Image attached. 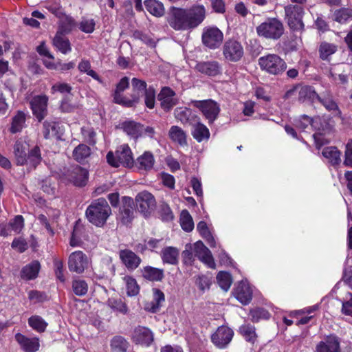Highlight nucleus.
Returning <instances> with one entry per match:
<instances>
[{
    "instance_id": "nucleus-1",
    "label": "nucleus",
    "mask_w": 352,
    "mask_h": 352,
    "mask_svg": "<svg viewBox=\"0 0 352 352\" xmlns=\"http://www.w3.org/2000/svg\"><path fill=\"white\" fill-rule=\"evenodd\" d=\"M206 17L204 6L195 5L190 8L172 6L169 8L168 23L177 31L192 30L199 25Z\"/></svg>"
},
{
    "instance_id": "nucleus-2",
    "label": "nucleus",
    "mask_w": 352,
    "mask_h": 352,
    "mask_svg": "<svg viewBox=\"0 0 352 352\" xmlns=\"http://www.w3.org/2000/svg\"><path fill=\"white\" fill-rule=\"evenodd\" d=\"M13 154L18 166L25 165L30 169L35 168L42 160L40 148L35 146L30 150L28 144L21 139L14 143Z\"/></svg>"
},
{
    "instance_id": "nucleus-3",
    "label": "nucleus",
    "mask_w": 352,
    "mask_h": 352,
    "mask_svg": "<svg viewBox=\"0 0 352 352\" xmlns=\"http://www.w3.org/2000/svg\"><path fill=\"white\" fill-rule=\"evenodd\" d=\"M111 214V209L104 198L94 200L86 210L89 221L98 226H103Z\"/></svg>"
},
{
    "instance_id": "nucleus-4",
    "label": "nucleus",
    "mask_w": 352,
    "mask_h": 352,
    "mask_svg": "<svg viewBox=\"0 0 352 352\" xmlns=\"http://www.w3.org/2000/svg\"><path fill=\"white\" fill-rule=\"evenodd\" d=\"M256 32L260 37L276 41L283 35L285 28L280 19L267 18L256 28Z\"/></svg>"
},
{
    "instance_id": "nucleus-5",
    "label": "nucleus",
    "mask_w": 352,
    "mask_h": 352,
    "mask_svg": "<svg viewBox=\"0 0 352 352\" xmlns=\"http://www.w3.org/2000/svg\"><path fill=\"white\" fill-rule=\"evenodd\" d=\"M107 160L109 164L116 168L120 165L132 167L134 164L131 150L127 144H122L118 147L115 153L109 151L107 155Z\"/></svg>"
},
{
    "instance_id": "nucleus-6",
    "label": "nucleus",
    "mask_w": 352,
    "mask_h": 352,
    "mask_svg": "<svg viewBox=\"0 0 352 352\" xmlns=\"http://www.w3.org/2000/svg\"><path fill=\"white\" fill-rule=\"evenodd\" d=\"M258 64L262 70L273 75H279L287 68L285 60L276 54H268L259 58Z\"/></svg>"
},
{
    "instance_id": "nucleus-7",
    "label": "nucleus",
    "mask_w": 352,
    "mask_h": 352,
    "mask_svg": "<svg viewBox=\"0 0 352 352\" xmlns=\"http://www.w3.org/2000/svg\"><path fill=\"white\" fill-rule=\"evenodd\" d=\"M191 104L198 109L209 124H212L219 116L220 112L219 104L212 99L203 100H192Z\"/></svg>"
},
{
    "instance_id": "nucleus-8",
    "label": "nucleus",
    "mask_w": 352,
    "mask_h": 352,
    "mask_svg": "<svg viewBox=\"0 0 352 352\" xmlns=\"http://www.w3.org/2000/svg\"><path fill=\"white\" fill-rule=\"evenodd\" d=\"M223 40V32L217 27H206L203 29L201 41L204 46L211 50L219 48Z\"/></svg>"
},
{
    "instance_id": "nucleus-9",
    "label": "nucleus",
    "mask_w": 352,
    "mask_h": 352,
    "mask_svg": "<svg viewBox=\"0 0 352 352\" xmlns=\"http://www.w3.org/2000/svg\"><path fill=\"white\" fill-rule=\"evenodd\" d=\"M285 14L287 19V23L290 29L294 31L304 30L302 16L304 9L300 6H290L285 8Z\"/></svg>"
},
{
    "instance_id": "nucleus-10",
    "label": "nucleus",
    "mask_w": 352,
    "mask_h": 352,
    "mask_svg": "<svg viewBox=\"0 0 352 352\" xmlns=\"http://www.w3.org/2000/svg\"><path fill=\"white\" fill-rule=\"evenodd\" d=\"M135 203L138 210L145 217L150 214L156 207L154 196L148 191H142L135 197Z\"/></svg>"
},
{
    "instance_id": "nucleus-11",
    "label": "nucleus",
    "mask_w": 352,
    "mask_h": 352,
    "mask_svg": "<svg viewBox=\"0 0 352 352\" xmlns=\"http://www.w3.org/2000/svg\"><path fill=\"white\" fill-rule=\"evenodd\" d=\"M89 173L86 168L78 165L72 166L65 173V178L76 186H84L87 184Z\"/></svg>"
},
{
    "instance_id": "nucleus-12",
    "label": "nucleus",
    "mask_w": 352,
    "mask_h": 352,
    "mask_svg": "<svg viewBox=\"0 0 352 352\" xmlns=\"http://www.w3.org/2000/svg\"><path fill=\"white\" fill-rule=\"evenodd\" d=\"M243 47L240 42L234 39L227 40L223 47L225 58L231 62H237L243 57Z\"/></svg>"
},
{
    "instance_id": "nucleus-13",
    "label": "nucleus",
    "mask_w": 352,
    "mask_h": 352,
    "mask_svg": "<svg viewBox=\"0 0 352 352\" xmlns=\"http://www.w3.org/2000/svg\"><path fill=\"white\" fill-rule=\"evenodd\" d=\"M87 256L82 251L72 252L68 258V267L72 272L82 274L88 267Z\"/></svg>"
},
{
    "instance_id": "nucleus-14",
    "label": "nucleus",
    "mask_w": 352,
    "mask_h": 352,
    "mask_svg": "<svg viewBox=\"0 0 352 352\" xmlns=\"http://www.w3.org/2000/svg\"><path fill=\"white\" fill-rule=\"evenodd\" d=\"M134 201L129 197H122L118 219L123 225L129 226L135 217Z\"/></svg>"
},
{
    "instance_id": "nucleus-15",
    "label": "nucleus",
    "mask_w": 352,
    "mask_h": 352,
    "mask_svg": "<svg viewBox=\"0 0 352 352\" xmlns=\"http://www.w3.org/2000/svg\"><path fill=\"white\" fill-rule=\"evenodd\" d=\"M233 336L234 332L232 329L227 326H221L211 336V340L217 347L224 349L231 342Z\"/></svg>"
},
{
    "instance_id": "nucleus-16",
    "label": "nucleus",
    "mask_w": 352,
    "mask_h": 352,
    "mask_svg": "<svg viewBox=\"0 0 352 352\" xmlns=\"http://www.w3.org/2000/svg\"><path fill=\"white\" fill-rule=\"evenodd\" d=\"M48 97L46 95L34 96L30 101L33 115L41 122L47 114Z\"/></svg>"
},
{
    "instance_id": "nucleus-17",
    "label": "nucleus",
    "mask_w": 352,
    "mask_h": 352,
    "mask_svg": "<svg viewBox=\"0 0 352 352\" xmlns=\"http://www.w3.org/2000/svg\"><path fill=\"white\" fill-rule=\"evenodd\" d=\"M160 106L165 111H169L178 103L175 92L168 87H164L157 96Z\"/></svg>"
},
{
    "instance_id": "nucleus-18",
    "label": "nucleus",
    "mask_w": 352,
    "mask_h": 352,
    "mask_svg": "<svg viewBox=\"0 0 352 352\" xmlns=\"http://www.w3.org/2000/svg\"><path fill=\"white\" fill-rule=\"evenodd\" d=\"M194 253L201 262L205 263L210 268H215V263L212 257L210 250L203 243L199 241L194 243Z\"/></svg>"
},
{
    "instance_id": "nucleus-19",
    "label": "nucleus",
    "mask_w": 352,
    "mask_h": 352,
    "mask_svg": "<svg viewBox=\"0 0 352 352\" xmlns=\"http://www.w3.org/2000/svg\"><path fill=\"white\" fill-rule=\"evenodd\" d=\"M119 258L122 264L129 271L136 270L142 262L141 258L129 249L120 250L119 251Z\"/></svg>"
},
{
    "instance_id": "nucleus-20",
    "label": "nucleus",
    "mask_w": 352,
    "mask_h": 352,
    "mask_svg": "<svg viewBox=\"0 0 352 352\" xmlns=\"http://www.w3.org/2000/svg\"><path fill=\"white\" fill-rule=\"evenodd\" d=\"M153 340V333L148 328L138 326L134 329L132 340L135 344L148 346Z\"/></svg>"
},
{
    "instance_id": "nucleus-21",
    "label": "nucleus",
    "mask_w": 352,
    "mask_h": 352,
    "mask_svg": "<svg viewBox=\"0 0 352 352\" xmlns=\"http://www.w3.org/2000/svg\"><path fill=\"white\" fill-rule=\"evenodd\" d=\"M340 339L336 335H329L320 341L316 347V352H340Z\"/></svg>"
},
{
    "instance_id": "nucleus-22",
    "label": "nucleus",
    "mask_w": 352,
    "mask_h": 352,
    "mask_svg": "<svg viewBox=\"0 0 352 352\" xmlns=\"http://www.w3.org/2000/svg\"><path fill=\"white\" fill-rule=\"evenodd\" d=\"M234 296L243 305H248L252 298V291L248 283L241 281L234 290Z\"/></svg>"
},
{
    "instance_id": "nucleus-23",
    "label": "nucleus",
    "mask_w": 352,
    "mask_h": 352,
    "mask_svg": "<svg viewBox=\"0 0 352 352\" xmlns=\"http://www.w3.org/2000/svg\"><path fill=\"white\" fill-rule=\"evenodd\" d=\"M15 339L25 352H36L39 349L37 338H29L19 333L15 335Z\"/></svg>"
},
{
    "instance_id": "nucleus-24",
    "label": "nucleus",
    "mask_w": 352,
    "mask_h": 352,
    "mask_svg": "<svg viewBox=\"0 0 352 352\" xmlns=\"http://www.w3.org/2000/svg\"><path fill=\"white\" fill-rule=\"evenodd\" d=\"M142 276L149 281H162L164 277V270L151 266H145L140 270Z\"/></svg>"
},
{
    "instance_id": "nucleus-25",
    "label": "nucleus",
    "mask_w": 352,
    "mask_h": 352,
    "mask_svg": "<svg viewBox=\"0 0 352 352\" xmlns=\"http://www.w3.org/2000/svg\"><path fill=\"white\" fill-rule=\"evenodd\" d=\"M152 291L153 300L145 305V309L151 313H156L162 307V303L165 301V296L158 288H153Z\"/></svg>"
},
{
    "instance_id": "nucleus-26",
    "label": "nucleus",
    "mask_w": 352,
    "mask_h": 352,
    "mask_svg": "<svg viewBox=\"0 0 352 352\" xmlns=\"http://www.w3.org/2000/svg\"><path fill=\"white\" fill-rule=\"evenodd\" d=\"M196 69L208 76H217L221 72V65L217 61H206L197 64Z\"/></svg>"
},
{
    "instance_id": "nucleus-27",
    "label": "nucleus",
    "mask_w": 352,
    "mask_h": 352,
    "mask_svg": "<svg viewBox=\"0 0 352 352\" xmlns=\"http://www.w3.org/2000/svg\"><path fill=\"white\" fill-rule=\"evenodd\" d=\"M124 131L134 139L143 135L144 125L134 121H125L122 124Z\"/></svg>"
},
{
    "instance_id": "nucleus-28",
    "label": "nucleus",
    "mask_w": 352,
    "mask_h": 352,
    "mask_svg": "<svg viewBox=\"0 0 352 352\" xmlns=\"http://www.w3.org/2000/svg\"><path fill=\"white\" fill-rule=\"evenodd\" d=\"M52 43L56 49L63 54H67L72 51L70 41L65 34L56 33Z\"/></svg>"
},
{
    "instance_id": "nucleus-29",
    "label": "nucleus",
    "mask_w": 352,
    "mask_h": 352,
    "mask_svg": "<svg viewBox=\"0 0 352 352\" xmlns=\"http://www.w3.org/2000/svg\"><path fill=\"white\" fill-rule=\"evenodd\" d=\"M168 137L173 142L182 146H186L188 144L186 133L178 126L174 125L170 128Z\"/></svg>"
},
{
    "instance_id": "nucleus-30",
    "label": "nucleus",
    "mask_w": 352,
    "mask_h": 352,
    "mask_svg": "<svg viewBox=\"0 0 352 352\" xmlns=\"http://www.w3.org/2000/svg\"><path fill=\"white\" fill-rule=\"evenodd\" d=\"M192 135L198 142L208 140L210 138L209 129L199 120H196V122L192 123Z\"/></svg>"
},
{
    "instance_id": "nucleus-31",
    "label": "nucleus",
    "mask_w": 352,
    "mask_h": 352,
    "mask_svg": "<svg viewBox=\"0 0 352 352\" xmlns=\"http://www.w3.org/2000/svg\"><path fill=\"white\" fill-rule=\"evenodd\" d=\"M179 251L177 248L168 246L164 248L161 252L163 263L176 265L178 263Z\"/></svg>"
},
{
    "instance_id": "nucleus-32",
    "label": "nucleus",
    "mask_w": 352,
    "mask_h": 352,
    "mask_svg": "<svg viewBox=\"0 0 352 352\" xmlns=\"http://www.w3.org/2000/svg\"><path fill=\"white\" fill-rule=\"evenodd\" d=\"M41 265L38 261H34L23 267L21 271V276L23 279L32 280L37 277Z\"/></svg>"
},
{
    "instance_id": "nucleus-33",
    "label": "nucleus",
    "mask_w": 352,
    "mask_h": 352,
    "mask_svg": "<svg viewBox=\"0 0 352 352\" xmlns=\"http://www.w3.org/2000/svg\"><path fill=\"white\" fill-rule=\"evenodd\" d=\"M129 347L130 344L128 340L121 336H115L110 340L111 352H127Z\"/></svg>"
},
{
    "instance_id": "nucleus-34",
    "label": "nucleus",
    "mask_w": 352,
    "mask_h": 352,
    "mask_svg": "<svg viewBox=\"0 0 352 352\" xmlns=\"http://www.w3.org/2000/svg\"><path fill=\"white\" fill-rule=\"evenodd\" d=\"M155 159L152 153L145 151L142 155L138 157L136 160V166L140 170H151L154 165Z\"/></svg>"
},
{
    "instance_id": "nucleus-35",
    "label": "nucleus",
    "mask_w": 352,
    "mask_h": 352,
    "mask_svg": "<svg viewBox=\"0 0 352 352\" xmlns=\"http://www.w3.org/2000/svg\"><path fill=\"white\" fill-rule=\"evenodd\" d=\"M174 113L175 118L183 124L189 123L192 124L194 120H199L197 116H192V111L186 107H177L175 109Z\"/></svg>"
},
{
    "instance_id": "nucleus-36",
    "label": "nucleus",
    "mask_w": 352,
    "mask_h": 352,
    "mask_svg": "<svg viewBox=\"0 0 352 352\" xmlns=\"http://www.w3.org/2000/svg\"><path fill=\"white\" fill-rule=\"evenodd\" d=\"M108 307L114 312L126 315L129 312V308L126 303L121 298H110L107 300Z\"/></svg>"
},
{
    "instance_id": "nucleus-37",
    "label": "nucleus",
    "mask_w": 352,
    "mask_h": 352,
    "mask_svg": "<svg viewBox=\"0 0 352 352\" xmlns=\"http://www.w3.org/2000/svg\"><path fill=\"white\" fill-rule=\"evenodd\" d=\"M322 155L329 160L332 165H338L341 162V152L335 146H329L323 149Z\"/></svg>"
},
{
    "instance_id": "nucleus-38",
    "label": "nucleus",
    "mask_w": 352,
    "mask_h": 352,
    "mask_svg": "<svg viewBox=\"0 0 352 352\" xmlns=\"http://www.w3.org/2000/svg\"><path fill=\"white\" fill-rule=\"evenodd\" d=\"M319 98V95L310 86H304L298 90V100L300 102L306 100L315 102Z\"/></svg>"
},
{
    "instance_id": "nucleus-39",
    "label": "nucleus",
    "mask_w": 352,
    "mask_h": 352,
    "mask_svg": "<svg viewBox=\"0 0 352 352\" xmlns=\"http://www.w3.org/2000/svg\"><path fill=\"white\" fill-rule=\"evenodd\" d=\"M76 26V23L74 19L71 16H65L60 19L56 33L65 35L68 34Z\"/></svg>"
},
{
    "instance_id": "nucleus-40",
    "label": "nucleus",
    "mask_w": 352,
    "mask_h": 352,
    "mask_svg": "<svg viewBox=\"0 0 352 352\" xmlns=\"http://www.w3.org/2000/svg\"><path fill=\"white\" fill-rule=\"evenodd\" d=\"M197 230L211 248L216 247L215 239L205 221H201L199 222L197 226Z\"/></svg>"
},
{
    "instance_id": "nucleus-41",
    "label": "nucleus",
    "mask_w": 352,
    "mask_h": 352,
    "mask_svg": "<svg viewBox=\"0 0 352 352\" xmlns=\"http://www.w3.org/2000/svg\"><path fill=\"white\" fill-rule=\"evenodd\" d=\"M72 155L76 161L82 163L90 156L91 148L86 144H80L74 149Z\"/></svg>"
},
{
    "instance_id": "nucleus-42",
    "label": "nucleus",
    "mask_w": 352,
    "mask_h": 352,
    "mask_svg": "<svg viewBox=\"0 0 352 352\" xmlns=\"http://www.w3.org/2000/svg\"><path fill=\"white\" fill-rule=\"evenodd\" d=\"M144 6L147 11L155 16H162L164 13L163 4L157 0H145Z\"/></svg>"
},
{
    "instance_id": "nucleus-43",
    "label": "nucleus",
    "mask_w": 352,
    "mask_h": 352,
    "mask_svg": "<svg viewBox=\"0 0 352 352\" xmlns=\"http://www.w3.org/2000/svg\"><path fill=\"white\" fill-rule=\"evenodd\" d=\"M26 116L24 112L18 111L12 118V122L10 131L12 133L20 132L25 125Z\"/></svg>"
},
{
    "instance_id": "nucleus-44",
    "label": "nucleus",
    "mask_w": 352,
    "mask_h": 352,
    "mask_svg": "<svg viewBox=\"0 0 352 352\" xmlns=\"http://www.w3.org/2000/svg\"><path fill=\"white\" fill-rule=\"evenodd\" d=\"M113 100L116 103L122 104L126 107H132L139 103L140 96L132 94L131 98H128L122 94L113 95Z\"/></svg>"
},
{
    "instance_id": "nucleus-45",
    "label": "nucleus",
    "mask_w": 352,
    "mask_h": 352,
    "mask_svg": "<svg viewBox=\"0 0 352 352\" xmlns=\"http://www.w3.org/2000/svg\"><path fill=\"white\" fill-rule=\"evenodd\" d=\"M328 111L339 112L337 104L333 100L330 94L327 91L319 95V98L317 99Z\"/></svg>"
},
{
    "instance_id": "nucleus-46",
    "label": "nucleus",
    "mask_w": 352,
    "mask_h": 352,
    "mask_svg": "<svg viewBox=\"0 0 352 352\" xmlns=\"http://www.w3.org/2000/svg\"><path fill=\"white\" fill-rule=\"evenodd\" d=\"M337 51V46L327 42L320 43L318 52L320 58L324 60H328L329 57Z\"/></svg>"
},
{
    "instance_id": "nucleus-47",
    "label": "nucleus",
    "mask_w": 352,
    "mask_h": 352,
    "mask_svg": "<svg viewBox=\"0 0 352 352\" xmlns=\"http://www.w3.org/2000/svg\"><path fill=\"white\" fill-rule=\"evenodd\" d=\"M123 280L126 284V294L129 296H134L138 294L140 292V287L137 283L136 280L131 276H125Z\"/></svg>"
},
{
    "instance_id": "nucleus-48",
    "label": "nucleus",
    "mask_w": 352,
    "mask_h": 352,
    "mask_svg": "<svg viewBox=\"0 0 352 352\" xmlns=\"http://www.w3.org/2000/svg\"><path fill=\"white\" fill-rule=\"evenodd\" d=\"M29 325L39 333L44 332L47 323L39 316H32L28 319Z\"/></svg>"
},
{
    "instance_id": "nucleus-49",
    "label": "nucleus",
    "mask_w": 352,
    "mask_h": 352,
    "mask_svg": "<svg viewBox=\"0 0 352 352\" xmlns=\"http://www.w3.org/2000/svg\"><path fill=\"white\" fill-rule=\"evenodd\" d=\"M72 290L76 296H84L88 291V285L86 281L82 279H74L72 281Z\"/></svg>"
},
{
    "instance_id": "nucleus-50",
    "label": "nucleus",
    "mask_w": 352,
    "mask_h": 352,
    "mask_svg": "<svg viewBox=\"0 0 352 352\" xmlns=\"http://www.w3.org/2000/svg\"><path fill=\"white\" fill-rule=\"evenodd\" d=\"M78 69L80 72L86 73L88 76L92 77L94 79L98 81L100 83L102 82V79L100 78V76L98 75V74L91 69V63L87 60H82L79 64H78Z\"/></svg>"
},
{
    "instance_id": "nucleus-51",
    "label": "nucleus",
    "mask_w": 352,
    "mask_h": 352,
    "mask_svg": "<svg viewBox=\"0 0 352 352\" xmlns=\"http://www.w3.org/2000/svg\"><path fill=\"white\" fill-rule=\"evenodd\" d=\"M239 331L246 341L254 343L256 338L255 327L250 324L242 325Z\"/></svg>"
},
{
    "instance_id": "nucleus-52",
    "label": "nucleus",
    "mask_w": 352,
    "mask_h": 352,
    "mask_svg": "<svg viewBox=\"0 0 352 352\" xmlns=\"http://www.w3.org/2000/svg\"><path fill=\"white\" fill-rule=\"evenodd\" d=\"M180 224L184 230L190 232L194 228L192 218L189 212L184 210L181 213Z\"/></svg>"
},
{
    "instance_id": "nucleus-53",
    "label": "nucleus",
    "mask_w": 352,
    "mask_h": 352,
    "mask_svg": "<svg viewBox=\"0 0 352 352\" xmlns=\"http://www.w3.org/2000/svg\"><path fill=\"white\" fill-rule=\"evenodd\" d=\"M217 280L223 290L227 292L230 289L232 284V277L229 273L226 272H219Z\"/></svg>"
},
{
    "instance_id": "nucleus-54",
    "label": "nucleus",
    "mask_w": 352,
    "mask_h": 352,
    "mask_svg": "<svg viewBox=\"0 0 352 352\" xmlns=\"http://www.w3.org/2000/svg\"><path fill=\"white\" fill-rule=\"evenodd\" d=\"M132 94H135L142 97L144 92L148 89L146 82L144 80L137 78H133L131 80Z\"/></svg>"
},
{
    "instance_id": "nucleus-55",
    "label": "nucleus",
    "mask_w": 352,
    "mask_h": 352,
    "mask_svg": "<svg viewBox=\"0 0 352 352\" xmlns=\"http://www.w3.org/2000/svg\"><path fill=\"white\" fill-rule=\"evenodd\" d=\"M335 20L340 23L352 19V10L349 8H341L335 12Z\"/></svg>"
},
{
    "instance_id": "nucleus-56",
    "label": "nucleus",
    "mask_w": 352,
    "mask_h": 352,
    "mask_svg": "<svg viewBox=\"0 0 352 352\" xmlns=\"http://www.w3.org/2000/svg\"><path fill=\"white\" fill-rule=\"evenodd\" d=\"M195 285L203 292L209 289L211 285V277L206 275H198L195 277Z\"/></svg>"
},
{
    "instance_id": "nucleus-57",
    "label": "nucleus",
    "mask_w": 352,
    "mask_h": 352,
    "mask_svg": "<svg viewBox=\"0 0 352 352\" xmlns=\"http://www.w3.org/2000/svg\"><path fill=\"white\" fill-rule=\"evenodd\" d=\"M10 229L15 234H19L24 227V219L21 215H16L8 223Z\"/></svg>"
},
{
    "instance_id": "nucleus-58",
    "label": "nucleus",
    "mask_w": 352,
    "mask_h": 352,
    "mask_svg": "<svg viewBox=\"0 0 352 352\" xmlns=\"http://www.w3.org/2000/svg\"><path fill=\"white\" fill-rule=\"evenodd\" d=\"M144 102L146 106L149 109H153L155 103V91L153 87H149L144 92Z\"/></svg>"
},
{
    "instance_id": "nucleus-59",
    "label": "nucleus",
    "mask_w": 352,
    "mask_h": 352,
    "mask_svg": "<svg viewBox=\"0 0 352 352\" xmlns=\"http://www.w3.org/2000/svg\"><path fill=\"white\" fill-rule=\"evenodd\" d=\"M194 247L190 244L188 243L186 245L185 250L182 252V257L184 262L186 264H190L191 265L192 263L194 261Z\"/></svg>"
},
{
    "instance_id": "nucleus-60",
    "label": "nucleus",
    "mask_w": 352,
    "mask_h": 352,
    "mask_svg": "<svg viewBox=\"0 0 352 352\" xmlns=\"http://www.w3.org/2000/svg\"><path fill=\"white\" fill-rule=\"evenodd\" d=\"M95 25L94 19H82L79 24V29L85 33H92L95 30Z\"/></svg>"
},
{
    "instance_id": "nucleus-61",
    "label": "nucleus",
    "mask_w": 352,
    "mask_h": 352,
    "mask_svg": "<svg viewBox=\"0 0 352 352\" xmlns=\"http://www.w3.org/2000/svg\"><path fill=\"white\" fill-rule=\"evenodd\" d=\"M28 298L34 303H37L46 300L47 295L42 292L31 290L28 292Z\"/></svg>"
},
{
    "instance_id": "nucleus-62",
    "label": "nucleus",
    "mask_w": 352,
    "mask_h": 352,
    "mask_svg": "<svg viewBox=\"0 0 352 352\" xmlns=\"http://www.w3.org/2000/svg\"><path fill=\"white\" fill-rule=\"evenodd\" d=\"M11 246L20 253L24 252L28 248V243L23 238L14 239L12 242Z\"/></svg>"
},
{
    "instance_id": "nucleus-63",
    "label": "nucleus",
    "mask_w": 352,
    "mask_h": 352,
    "mask_svg": "<svg viewBox=\"0 0 352 352\" xmlns=\"http://www.w3.org/2000/svg\"><path fill=\"white\" fill-rule=\"evenodd\" d=\"M313 119L306 115H302L299 119L295 120L296 127L305 130L309 125H311Z\"/></svg>"
},
{
    "instance_id": "nucleus-64",
    "label": "nucleus",
    "mask_w": 352,
    "mask_h": 352,
    "mask_svg": "<svg viewBox=\"0 0 352 352\" xmlns=\"http://www.w3.org/2000/svg\"><path fill=\"white\" fill-rule=\"evenodd\" d=\"M344 156V164L346 166L352 167V139L349 140L346 145Z\"/></svg>"
}]
</instances>
